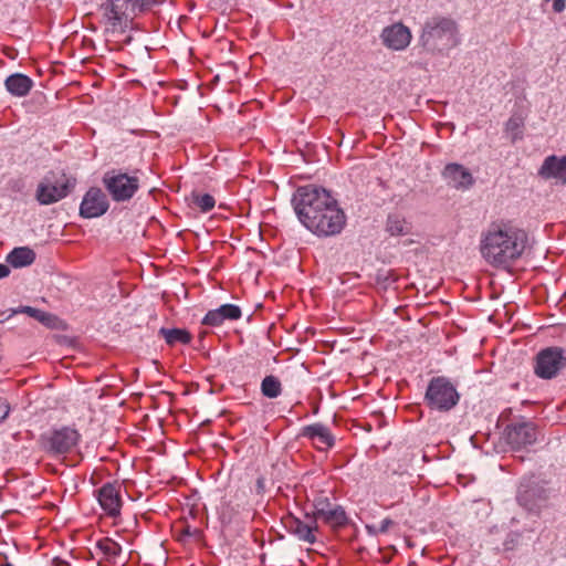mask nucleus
<instances>
[{
	"mask_svg": "<svg viewBox=\"0 0 566 566\" xmlns=\"http://www.w3.org/2000/svg\"><path fill=\"white\" fill-rule=\"evenodd\" d=\"M566 368V349L551 346L541 349L535 357L534 374L541 379H553Z\"/></svg>",
	"mask_w": 566,
	"mask_h": 566,
	"instance_id": "1a4fd4ad",
	"label": "nucleus"
},
{
	"mask_svg": "<svg viewBox=\"0 0 566 566\" xmlns=\"http://www.w3.org/2000/svg\"><path fill=\"white\" fill-rule=\"evenodd\" d=\"M459 400L460 394L449 378L437 376L429 380L424 403L431 410L448 412L459 403Z\"/></svg>",
	"mask_w": 566,
	"mask_h": 566,
	"instance_id": "20e7f679",
	"label": "nucleus"
},
{
	"mask_svg": "<svg viewBox=\"0 0 566 566\" xmlns=\"http://www.w3.org/2000/svg\"><path fill=\"white\" fill-rule=\"evenodd\" d=\"M142 0H107L102 4L103 15L113 30L125 32L140 12Z\"/></svg>",
	"mask_w": 566,
	"mask_h": 566,
	"instance_id": "423d86ee",
	"label": "nucleus"
},
{
	"mask_svg": "<svg viewBox=\"0 0 566 566\" xmlns=\"http://www.w3.org/2000/svg\"><path fill=\"white\" fill-rule=\"evenodd\" d=\"M223 323L218 308L209 311L201 321L202 325L207 326H220Z\"/></svg>",
	"mask_w": 566,
	"mask_h": 566,
	"instance_id": "7c9ffc66",
	"label": "nucleus"
},
{
	"mask_svg": "<svg viewBox=\"0 0 566 566\" xmlns=\"http://www.w3.org/2000/svg\"><path fill=\"white\" fill-rule=\"evenodd\" d=\"M222 321H237L242 316V311L238 305L223 304L218 307Z\"/></svg>",
	"mask_w": 566,
	"mask_h": 566,
	"instance_id": "c756f323",
	"label": "nucleus"
},
{
	"mask_svg": "<svg viewBox=\"0 0 566 566\" xmlns=\"http://www.w3.org/2000/svg\"><path fill=\"white\" fill-rule=\"evenodd\" d=\"M310 522L302 521L296 517H292L287 521L286 527L289 532L295 535L300 541H303L308 544H314L316 542V536L314 532L317 530L316 521L306 515Z\"/></svg>",
	"mask_w": 566,
	"mask_h": 566,
	"instance_id": "aec40b11",
	"label": "nucleus"
},
{
	"mask_svg": "<svg viewBox=\"0 0 566 566\" xmlns=\"http://www.w3.org/2000/svg\"><path fill=\"white\" fill-rule=\"evenodd\" d=\"M527 233L509 223H491L480 238V253L492 266L507 265L524 253Z\"/></svg>",
	"mask_w": 566,
	"mask_h": 566,
	"instance_id": "f03ea898",
	"label": "nucleus"
},
{
	"mask_svg": "<svg viewBox=\"0 0 566 566\" xmlns=\"http://www.w3.org/2000/svg\"><path fill=\"white\" fill-rule=\"evenodd\" d=\"M525 117L521 113H514L505 124V133L512 143L523 138Z\"/></svg>",
	"mask_w": 566,
	"mask_h": 566,
	"instance_id": "b1692460",
	"label": "nucleus"
},
{
	"mask_svg": "<svg viewBox=\"0 0 566 566\" xmlns=\"http://www.w3.org/2000/svg\"><path fill=\"white\" fill-rule=\"evenodd\" d=\"M394 524V521L390 520V518H384L380 524H379V528H378V532L379 533H386L389 527Z\"/></svg>",
	"mask_w": 566,
	"mask_h": 566,
	"instance_id": "72a5a7b5",
	"label": "nucleus"
},
{
	"mask_svg": "<svg viewBox=\"0 0 566 566\" xmlns=\"http://www.w3.org/2000/svg\"><path fill=\"white\" fill-rule=\"evenodd\" d=\"M143 7L140 8V12L147 11L151 9L154 6L159 4L161 0H142Z\"/></svg>",
	"mask_w": 566,
	"mask_h": 566,
	"instance_id": "473e14b6",
	"label": "nucleus"
},
{
	"mask_svg": "<svg viewBox=\"0 0 566 566\" xmlns=\"http://www.w3.org/2000/svg\"><path fill=\"white\" fill-rule=\"evenodd\" d=\"M97 500L103 511L109 517H117L120 514L123 501L120 497V485L116 483H105L97 491Z\"/></svg>",
	"mask_w": 566,
	"mask_h": 566,
	"instance_id": "dca6fc26",
	"label": "nucleus"
},
{
	"mask_svg": "<svg viewBox=\"0 0 566 566\" xmlns=\"http://www.w3.org/2000/svg\"><path fill=\"white\" fill-rule=\"evenodd\" d=\"M245 468H235L231 471L229 476L228 492L226 509L223 517L229 518L231 523L237 516L245 511L247 501V486L248 483L243 480Z\"/></svg>",
	"mask_w": 566,
	"mask_h": 566,
	"instance_id": "6e6552de",
	"label": "nucleus"
},
{
	"mask_svg": "<svg viewBox=\"0 0 566 566\" xmlns=\"http://www.w3.org/2000/svg\"><path fill=\"white\" fill-rule=\"evenodd\" d=\"M264 480L262 478L256 481V491L258 493H262L264 491Z\"/></svg>",
	"mask_w": 566,
	"mask_h": 566,
	"instance_id": "c9c22d12",
	"label": "nucleus"
},
{
	"mask_svg": "<svg viewBox=\"0 0 566 566\" xmlns=\"http://www.w3.org/2000/svg\"><path fill=\"white\" fill-rule=\"evenodd\" d=\"M15 313H24L45 325H50L55 318L52 314L31 306H21Z\"/></svg>",
	"mask_w": 566,
	"mask_h": 566,
	"instance_id": "cd10ccee",
	"label": "nucleus"
},
{
	"mask_svg": "<svg viewBox=\"0 0 566 566\" xmlns=\"http://www.w3.org/2000/svg\"><path fill=\"white\" fill-rule=\"evenodd\" d=\"M300 437L311 440L319 450L332 448L335 443L329 429L321 422L303 427Z\"/></svg>",
	"mask_w": 566,
	"mask_h": 566,
	"instance_id": "a211bd4d",
	"label": "nucleus"
},
{
	"mask_svg": "<svg viewBox=\"0 0 566 566\" xmlns=\"http://www.w3.org/2000/svg\"><path fill=\"white\" fill-rule=\"evenodd\" d=\"M35 260V253L29 247L14 248L6 258V261L13 268L31 265Z\"/></svg>",
	"mask_w": 566,
	"mask_h": 566,
	"instance_id": "4be33fe9",
	"label": "nucleus"
},
{
	"mask_svg": "<svg viewBox=\"0 0 566 566\" xmlns=\"http://www.w3.org/2000/svg\"><path fill=\"white\" fill-rule=\"evenodd\" d=\"M103 185L115 202L130 200L140 187L139 178L122 169L107 170L102 178Z\"/></svg>",
	"mask_w": 566,
	"mask_h": 566,
	"instance_id": "0eeeda50",
	"label": "nucleus"
},
{
	"mask_svg": "<svg viewBox=\"0 0 566 566\" xmlns=\"http://www.w3.org/2000/svg\"><path fill=\"white\" fill-rule=\"evenodd\" d=\"M517 503L528 512H535L545 500V490L533 479H523L516 494Z\"/></svg>",
	"mask_w": 566,
	"mask_h": 566,
	"instance_id": "ddd939ff",
	"label": "nucleus"
},
{
	"mask_svg": "<svg viewBox=\"0 0 566 566\" xmlns=\"http://www.w3.org/2000/svg\"><path fill=\"white\" fill-rule=\"evenodd\" d=\"M544 179H555L557 184H566V156H548L538 171Z\"/></svg>",
	"mask_w": 566,
	"mask_h": 566,
	"instance_id": "6ab92c4d",
	"label": "nucleus"
},
{
	"mask_svg": "<svg viewBox=\"0 0 566 566\" xmlns=\"http://www.w3.org/2000/svg\"><path fill=\"white\" fill-rule=\"evenodd\" d=\"M442 176L449 186L459 189L467 190L474 184V178L469 169L460 164H448Z\"/></svg>",
	"mask_w": 566,
	"mask_h": 566,
	"instance_id": "f3484780",
	"label": "nucleus"
},
{
	"mask_svg": "<svg viewBox=\"0 0 566 566\" xmlns=\"http://www.w3.org/2000/svg\"><path fill=\"white\" fill-rule=\"evenodd\" d=\"M539 431L532 421H517L506 426L503 438L513 451L526 450L533 446L538 438Z\"/></svg>",
	"mask_w": 566,
	"mask_h": 566,
	"instance_id": "9d476101",
	"label": "nucleus"
},
{
	"mask_svg": "<svg viewBox=\"0 0 566 566\" xmlns=\"http://www.w3.org/2000/svg\"><path fill=\"white\" fill-rule=\"evenodd\" d=\"M109 208V202L106 195L97 187L90 188L84 195L81 206L80 214L86 219L98 218L106 213Z\"/></svg>",
	"mask_w": 566,
	"mask_h": 566,
	"instance_id": "4468645a",
	"label": "nucleus"
},
{
	"mask_svg": "<svg viewBox=\"0 0 566 566\" xmlns=\"http://www.w3.org/2000/svg\"><path fill=\"white\" fill-rule=\"evenodd\" d=\"M97 548L108 557L118 556L122 552V547L115 541L106 537L97 542Z\"/></svg>",
	"mask_w": 566,
	"mask_h": 566,
	"instance_id": "c85d7f7f",
	"label": "nucleus"
},
{
	"mask_svg": "<svg viewBox=\"0 0 566 566\" xmlns=\"http://www.w3.org/2000/svg\"><path fill=\"white\" fill-rule=\"evenodd\" d=\"M159 335L164 337L166 343L169 346H174L178 343L180 344H189L191 340V335L188 331L182 328H165L161 327L159 329Z\"/></svg>",
	"mask_w": 566,
	"mask_h": 566,
	"instance_id": "393cba45",
	"label": "nucleus"
},
{
	"mask_svg": "<svg viewBox=\"0 0 566 566\" xmlns=\"http://www.w3.org/2000/svg\"><path fill=\"white\" fill-rule=\"evenodd\" d=\"M282 386L280 380L272 375L266 376L261 382V392L266 398H276L281 395Z\"/></svg>",
	"mask_w": 566,
	"mask_h": 566,
	"instance_id": "a878e982",
	"label": "nucleus"
},
{
	"mask_svg": "<svg viewBox=\"0 0 566 566\" xmlns=\"http://www.w3.org/2000/svg\"><path fill=\"white\" fill-rule=\"evenodd\" d=\"M52 566H69V564L60 558L53 559Z\"/></svg>",
	"mask_w": 566,
	"mask_h": 566,
	"instance_id": "e433bc0d",
	"label": "nucleus"
},
{
	"mask_svg": "<svg viewBox=\"0 0 566 566\" xmlns=\"http://www.w3.org/2000/svg\"><path fill=\"white\" fill-rule=\"evenodd\" d=\"M6 90L15 97L27 96L33 87V81L25 74L14 73L4 81Z\"/></svg>",
	"mask_w": 566,
	"mask_h": 566,
	"instance_id": "412c9836",
	"label": "nucleus"
},
{
	"mask_svg": "<svg viewBox=\"0 0 566 566\" xmlns=\"http://www.w3.org/2000/svg\"><path fill=\"white\" fill-rule=\"evenodd\" d=\"M80 434L75 429L63 427L42 437L44 450L52 454L70 452L78 442Z\"/></svg>",
	"mask_w": 566,
	"mask_h": 566,
	"instance_id": "9b49d317",
	"label": "nucleus"
},
{
	"mask_svg": "<svg viewBox=\"0 0 566 566\" xmlns=\"http://www.w3.org/2000/svg\"><path fill=\"white\" fill-rule=\"evenodd\" d=\"M10 274V268L0 263V279L7 277Z\"/></svg>",
	"mask_w": 566,
	"mask_h": 566,
	"instance_id": "f704fd0d",
	"label": "nucleus"
},
{
	"mask_svg": "<svg viewBox=\"0 0 566 566\" xmlns=\"http://www.w3.org/2000/svg\"><path fill=\"white\" fill-rule=\"evenodd\" d=\"M0 566H13V565H11V564L7 563V564H2V565H0Z\"/></svg>",
	"mask_w": 566,
	"mask_h": 566,
	"instance_id": "4c0bfd02",
	"label": "nucleus"
},
{
	"mask_svg": "<svg viewBox=\"0 0 566 566\" xmlns=\"http://www.w3.org/2000/svg\"><path fill=\"white\" fill-rule=\"evenodd\" d=\"M75 180L64 172H48L39 182L35 199L42 206L53 205L64 199L74 188Z\"/></svg>",
	"mask_w": 566,
	"mask_h": 566,
	"instance_id": "39448f33",
	"label": "nucleus"
},
{
	"mask_svg": "<svg viewBox=\"0 0 566 566\" xmlns=\"http://www.w3.org/2000/svg\"><path fill=\"white\" fill-rule=\"evenodd\" d=\"M380 39L388 49L402 51L410 44L412 35L408 27L398 22L384 28Z\"/></svg>",
	"mask_w": 566,
	"mask_h": 566,
	"instance_id": "2eb2a0df",
	"label": "nucleus"
},
{
	"mask_svg": "<svg viewBox=\"0 0 566 566\" xmlns=\"http://www.w3.org/2000/svg\"><path fill=\"white\" fill-rule=\"evenodd\" d=\"M386 230L390 235H408L411 233V224L401 214L391 213L387 217Z\"/></svg>",
	"mask_w": 566,
	"mask_h": 566,
	"instance_id": "5701e85b",
	"label": "nucleus"
},
{
	"mask_svg": "<svg viewBox=\"0 0 566 566\" xmlns=\"http://www.w3.org/2000/svg\"><path fill=\"white\" fill-rule=\"evenodd\" d=\"M291 202L300 222L317 237L337 235L346 224L345 212L323 187H298Z\"/></svg>",
	"mask_w": 566,
	"mask_h": 566,
	"instance_id": "f257e3e1",
	"label": "nucleus"
},
{
	"mask_svg": "<svg viewBox=\"0 0 566 566\" xmlns=\"http://www.w3.org/2000/svg\"><path fill=\"white\" fill-rule=\"evenodd\" d=\"M418 41L427 53L447 55L460 44L459 25L451 17L431 15L422 23Z\"/></svg>",
	"mask_w": 566,
	"mask_h": 566,
	"instance_id": "7ed1b4c3",
	"label": "nucleus"
},
{
	"mask_svg": "<svg viewBox=\"0 0 566 566\" xmlns=\"http://www.w3.org/2000/svg\"><path fill=\"white\" fill-rule=\"evenodd\" d=\"M10 406L7 399L0 397V422H2L9 415Z\"/></svg>",
	"mask_w": 566,
	"mask_h": 566,
	"instance_id": "2f4dec72",
	"label": "nucleus"
},
{
	"mask_svg": "<svg viewBox=\"0 0 566 566\" xmlns=\"http://www.w3.org/2000/svg\"><path fill=\"white\" fill-rule=\"evenodd\" d=\"M313 505L315 517L322 518L326 524L333 527L347 524L348 517L343 506L332 504L327 496H317Z\"/></svg>",
	"mask_w": 566,
	"mask_h": 566,
	"instance_id": "f8f14e48",
	"label": "nucleus"
},
{
	"mask_svg": "<svg viewBox=\"0 0 566 566\" xmlns=\"http://www.w3.org/2000/svg\"><path fill=\"white\" fill-rule=\"evenodd\" d=\"M192 203L200 209L201 212H209L216 205L214 198L209 193L191 192Z\"/></svg>",
	"mask_w": 566,
	"mask_h": 566,
	"instance_id": "bb28decb",
	"label": "nucleus"
}]
</instances>
